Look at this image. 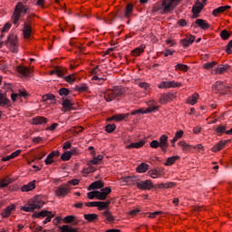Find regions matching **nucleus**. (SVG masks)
Masks as SVG:
<instances>
[{"instance_id": "4be33fe9", "label": "nucleus", "mask_w": 232, "mask_h": 232, "mask_svg": "<svg viewBox=\"0 0 232 232\" xmlns=\"http://www.w3.org/2000/svg\"><path fill=\"white\" fill-rule=\"evenodd\" d=\"M151 111H159V106L149 107L147 108L146 111L142 109H139V110L133 111L130 113V115H137V113H151Z\"/></svg>"}, {"instance_id": "cd10ccee", "label": "nucleus", "mask_w": 232, "mask_h": 232, "mask_svg": "<svg viewBox=\"0 0 232 232\" xmlns=\"http://www.w3.org/2000/svg\"><path fill=\"white\" fill-rule=\"evenodd\" d=\"M101 188H104V183L102 180H97L88 187V191H92V189H101Z\"/></svg>"}, {"instance_id": "e2e57ef3", "label": "nucleus", "mask_w": 232, "mask_h": 232, "mask_svg": "<svg viewBox=\"0 0 232 232\" xmlns=\"http://www.w3.org/2000/svg\"><path fill=\"white\" fill-rule=\"evenodd\" d=\"M55 96L53 94H45L43 96V101H53Z\"/></svg>"}, {"instance_id": "4d7b16f0", "label": "nucleus", "mask_w": 232, "mask_h": 232, "mask_svg": "<svg viewBox=\"0 0 232 232\" xmlns=\"http://www.w3.org/2000/svg\"><path fill=\"white\" fill-rule=\"evenodd\" d=\"M88 91V86L86 85H80L75 87V92H79L82 93V92H87Z\"/></svg>"}, {"instance_id": "5fc2aeb1", "label": "nucleus", "mask_w": 232, "mask_h": 232, "mask_svg": "<svg viewBox=\"0 0 232 232\" xmlns=\"http://www.w3.org/2000/svg\"><path fill=\"white\" fill-rule=\"evenodd\" d=\"M183 135H184V130L177 131L173 138V142H177V140H179V139H182Z\"/></svg>"}, {"instance_id": "dca6fc26", "label": "nucleus", "mask_w": 232, "mask_h": 232, "mask_svg": "<svg viewBox=\"0 0 232 232\" xmlns=\"http://www.w3.org/2000/svg\"><path fill=\"white\" fill-rule=\"evenodd\" d=\"M16 70H17L18 73L23 75V77H30L32 75V69H30L24 65L17 66Z\"/></svg>"}, {"instance_id": "8fccbe9b", "label": "nucleus", "mask_w": 232, "mask_h": 232, "mask_svg": "<svg viewBox=\"0 0 232 232\" xmlns=\"http://www.w3.org/2000/svg\"><path fill=\"white\" fill-rule=\"evenodd\" d=\"M75 74H69L68 76L64 77V81L69 82V84H73L75 82Z\"/></svg>"}, {"instance_id": "4c0bfd02", "label": "nucleus", "mask_w": 232, "mask_h": 232, "mask_svg": "<svg viewBox=\"0 0 232 232\" xmlns=\"http://www.w3.org/2000/svg\"><path fill=\"white\" fill-rule=\"evenodd\" d=\"M148 169H150V165H148L147 163H140L137 167L136 171H137V173H146V171H148Z\"/></svg>"}, {"instance_id": "f03ea898", "label": "nucleus", "mask_w": 232, "mask_h": 232, "mask_svg": "<svg viewBox=\"0 0 232 232\" xmlns=\"http://www.w3.org/2000/svg\"><path fill=\"white\" fill-rule=\"evenodd\" d=\"M177 6V0H162L160 5L155 6L156 12H161V14H169Z\"/></svg>"}, {"instance_id": "c756f323", "label": "nucleus", "mask_w": 232, "mask_h": 232, "mask_svg": "<svg viewBox=\"0 0 232 232\" xmlns=\"http://www.w3.org/2000/svg\"><path fill=\"white\" fill-rule=\"evenodd\" d=\"M20 209L22 211H25V213H30L32 211H35L36 208L32 203V201L30 200L26 205H24V207H21Z\"/></svg>"}, {"instance_id": "680f3d73", "label": "nucleus", "mask_w": 232, "mask_h": 232, "mask_svg": "<svg viewBox=\"0 0 232 232\" xmlns=\"http://www.w3.org/2000/svg\"><path fill=\"white\" fill-rule=\"evenodd\" d=\"M216 131H217L218 133L222 134V133H226V131H227V130H226V126H225V125H219V126L216 129Z\"/></svg>"}, {"instance_id": "c9c22d12", "label": "nucleus", "mask_w": 232, "mask_h": 232, "mask_svg": "<svg viewBox=\"0 0 232 232\" xmlns=\"http://www.w3.org/2000/svg\"><path fill=\"white\" fill-rule=\"evenodd\" d=\"M52 211H47V210H42L41 212H36L34 214V217L35 218H44L46 217H49V215H52Z\"/></svg>"}, {"instance_id": "9d476101", "label": "nucleus", "mask_w": 232, "mask_h": 232, "mask_svg": "<svg viewBox=\"0 0 232 232\" xmlns=\"http://www.w3.org/2000/svg\"><path fill=\"white\" fill-rule=\"evenodd\" d=\"M168 135L163 134L160 137V148L163 153H167L168 148H169V143L168 142Z\"/></svg>"}, {"instance_id": "412c9836", "label": "nucleus", "mask_w": 232, "mask_h": 232, "mask_svg": "<svg viewBox=\"0 0 232 232\" xmlns=\"http://www.w3.org/2000/svg\"><path fill=\"white\" fill-rule=\"evenodd\" d=\"M31 202L33 203V206H34V208L41 209L43 206H44V201L41 198V197L36 196L31 199Z\"/></svg>"}, {"instance_id": "3c124183", "label": "nucleus", "mask_w": 232, "mask_h": 232, "mask_svg": "<svg viewBox=\"0 0 232 232\" xmlns=\"http://www.w3.org/2000/svg\"><path fill=\"white\" fill-rule=\"evenodd\" d=\"M220 37L221 39H223V41H227V39L231 37V34H229V32H227V30H223L220 33Z\"/></svg>"}, {"instance_id": "2eb2a0df", "label": "nucleus", "mask_w": 232, "mask_h": 232, "mask_svg": "<svg viewBox=\"0 0 232 232\" xmlns=\"http://www.w3.org/2000/svg\"><path fill=\"white\" fill-rule=\"evenodd\" d=\"M8 43H9L10 50L14 53H17V35L15 34L9 35Z\"/></svg>"}, {"instance_id": "393cba45", "label": "nucleus", "mask_w": 232, "mask_h": 232, "mask_svg": "<svg viewBox=\"0 0 232 232\" xmlns=\"http://www.w3.org/2000/svg\"><path fill=\"white\" fill-rule=\"evenodd\" d=\"M229 9H231V6H229V5H224V6L218 7L213 10L212 15H214V17H217L218 15V14H224V12H227V10H229Z\"/></svg>"}, {"instance_id": "37998d69", "label": "nucleus", "mask_w": 232, "mask_h": 232, "mask_svg": "<svg viewBox=\"0 0 232 232\" xmlns=\"http://www.w3.org/2000/svg\"><path fill=\"white\" fill-rule=\"evenodd\" d=\"M88 168H85L82 169V173L83 175V177H86V175H90V173H93L95 171V167L92 166V165H88Z\"/></svg>"}, {"instance_id": "72a5a7b5", "label": "nucleus", "mask_w": 232, "mask_h": 232, "mask_svg": "<svg viewBox=\"0 0 232 232\" xmlns=\"http://www.w3.org/2000/svg\"><path fill=\"white\" fill-rule=\"evenodd\" d=\"M178 145L181 148L182 151H191V148H193V145H189L188 142L181 140L178 143Z\"/></svg>"}, {"instance_id": "aec40b11", "label": "nucleus", "mask_w": 232, "mask_h": 232, "mask_svg": "<svg viewBox=\"0 0 232 232\" xmlns=\"http://www.w3.org/2000/svg\"><path fill=\"white\" fill-rule=\"evenodd\" d=\"M146 145V140H141L138 142H134V143H130L129 145L126 146V150H139L140 148H144V146Z\"/></svg>"}, {"instance_id": "423d86ee", "label": "nucleus", "mask_w": 232, "mask_h": 232, "mask_svg": "<svg viewBox=\"0 0 232 232\" xmlns=\"http://www.w3.org/2000/svg\"><path fill=\"white\" fill-rule=\"evenodd\" d=\"M137 188L138 189H141V191H150L153 189V181L150 179L138 181Z\"/></svg>"}, {"instance_id": "6e6552de", "label": "nucleus", "mask_w": 232, "mask_h": 232, "mask_svg": "<svg viewBox=\"0 0 232 232\" xmlns=\"http://www.w3.org/2000/svg\"><path fill=\"white\" fill-rule=\"evenodd\" d=\"M68 193H70V188L66 186V183L58 187L55 190V195L58 197V198H63V197H66Z\"/></svg>"}, {"instance_id": "a18cd8bd", "label": "nucleus", "mask_w": 232, "mask_h": 232, "mask_svg": "<svg viewBox=\"0 0 232 232\" xmlns=\"http://www.w3.org/2000/svg\"><path fill=\"white\" fill-rule=\"evenodd\" d=\"M9 184H12V179L10 178H5L0 181V189H3V188H7Z\"/></svg>"}, {"instance_id": "a878e982", "label": "nucleus", "mask_w": 232, "mask_h": 232, "mask_svg": "<svg viewBox=\"0 0 232 232\" xmlns=\"http://www.w3.org/2000/svg\"><path fill=\"white\" fill-rule=\"evenodd\" d=\"M144 50H146V44H141L139 47L135 48L131 51L132 57H139L140 53H144Z\"/></svg>"}, {"instance_id": "ea45409f", "label": "nucleus", "mask_w": 232, "mask_h": 232, "mask_svg": "<svg viewBox=\"0 0 232 232\" xmlns=\"http://www.w3.org/2000/svg\"><path fill=\"white\" fill-rule=\"evenodd\" d=\"M180 159V156H172L167 159L166 162L164 163V166H173Z\"/></svg>"}, {"instance_id": "bb28decb", "label": "nucleus", "mask_w": 232, "mask_h": 232, "mask_svg": "<svg viewBox=\"0 0 232 232\" xmlns=\"http://www.w3.org/2000/svg\"><path fill=\"white\" fill-rule=\"evenodd\" d=\"M14 209H15V205H10L5 209H4L1 213L3 218H8V217L12 215V211H14Z\"/></svg>"}, {"instance_id": "864d4df0", "label": "nucleus", "mask_w": 232, "mask_h": 232, "mask_svg": "<svg viewBox=\"0 0 232 232\" xmlns=\"http://www.w3.org/2000/svg\"><path fill=\"white\" fill-rule=\"evenodd\" d=\"M79 182H81V180H79L78 179H73L72 180H69L66 184L67 188H70V186H79Z\"/></svg>"}, {"instance_id": "f704fd0d", "label": "nucleus", "mask_w": 232, "mask_h": 232, "mask_svg": "<svg viewBox=\"0 0 232 232\" xmlns=\"http://www.w3.org/2000/svg\"><path fill=\"white\" fill-rule=\"evenodd\" d=\"M83 218L87 220V222H95V220H99V215L92 214H84Z\"/></svg>"}, {"instance_id": "5701e85b", "label": "nucleus", "mask_w": 232, "mask_h": 232, "mask_svg": "<svg viewBox=\"0 0 232 232\" xmlns=\"http://www.w3.org/2000/svg\"><path fill=\"white\" fill-rule=\"evenodd\" d=\"M59 156V151L57 150H53L52 151L47 158L44 160V163L46 164V166H50V164H53L55 161L53 160L54 157H58Z\"/></svg>"}, {"instance_id": "0eeeda50", "label": "nucleus", "mask_w": 232, "mask_h": 232, "mask_svg": "<svg viewBox=\"0 0 232 232\" xmlns=\"http://www.w3.org/2000/svg\"><path fill=\"white\" fill-rule=\"evenodd\" d=\"M22 34L24 39H30V37H32V34H33L32 22L30 21L24 22V27L22 29Z\"/></svg>"}, {"instance_id": "f8f14e48", "label": "nucleus", "mask_w": 232, "mask_h": 232, "mask_svg": "<svg viewBox=\"0 0 232 232\" xmlns=\"http://www.w3.org/2000/svg\"><path fill=\"white\" fill-rule=\"evenodd\" d=\"M111 193V188L106 187L105 188H102L101 191L96 190V198L98 200H106V198L108 195Z\"/></svg>"}, {"instance_id": "49530a36", "label": "nucleus", "mask_w": 232, "mask_h": 232, "mask_svg": "<svg viewBox=\"0 0 232 232\" xmlns=\"http://www.w3.org/2000/svg\"><path fill=\"white\" fill-rule=\"evenodd\" d=\"M126 117H130V114H116L113 116L114 121H116L117 122H120L121 121H124V119H126Z\"/></svg>"}, {"instance_id": "39448f33", "label": "nucleus", "mask_w": 232, "mask_h": 232, "mask_svg": "<svg viewBox=\"0 0 232 232\" xmlns=\"http://www.w3.org/2000/svg\"><path fill=\"white\" fill-rule=\"evenodd\" d=\"M148 175L150 179H162L166 175V172H164V168H155L150 169Z\"/></svg>"}, {"instance_id": "6e6d98bb", "label": "nucleus", "mask_w": 232, "mask_h": 232, "mask_svg": "<svg viewBox=\"0 0 232 232\" xmlns=\"http://www.w3.org/2000/svg\"><path fill=\"white\" fill-rule=\"evenodd\" d=\"M62 160H70L72 159V153L70 151L63 152L61 156Z\"/></svg>"}, {"instance_id": "09e8293b", "label": "nucleus", "mask_w": 232, "mask_h": 232, "mask_svg": "<svg viewBox=\"0 0 232 232\" xmlns=\"http://www.w3.org/2000/svg\"><path fill=\"white\" fill-rule=\"evenodd\" d=\"M215 66H217V62H209V63L203 64V68L205 70H213V68H215Z\"/></svg>"}, {"instance_id": "a19ab883", "label": "nucleus", "mask_w": 232, "mask_h": 232, "mask_svg": "<svg viewBox=\"0 0 232 232\" xmlns=\"http://www.w3.org/2000/svg\"><path fill=\"white\" fill-rule=\"evenodd\" d=\"M132 14H133V5L128 4L125 8L124 17H126L127 19H130Z\"/></svg>"}, {"instance_id": "4468645a", "label": "nucleus", "mask_w": 232, "mask_h": 232, "mask_svg": "<svg viewBox=\"0 0 232 232\" xmlns=\"http://www.w3.org/2000/svg\"><path fill=\"white\" fill-rule=\"evenodd\" d=\"M102 217L106 224H112V222H115V217L113 216L111 211L108 209L102 213Z\"/></svg>"}, {"instance_id": "1a4fd4ad", "label": "nucleus", "mask_w": 232, "mask_h": 232, "mask_svg": "<svg viewBox=\"0 0 232 232\" xmlns=\"http://www.w3.org/2000/svg\"><path fill=\"white\" fill-rule=\"evenodd\" d=\"M121 184H125L127 186H134L137 182H139V178L137 176H128V177H121Z\"/></svg>"}, {"instance_id": "13d9d810", "label": "nucleus", "mask_w": 232, "mask_h": 232, "mask_svg": "<svg viewBox=\"0 0 232 232\" xmlns=\"http://www.w3.org/2000/svg\"><path fill=\"white\" fill-rule=\"evenodd\" d=\"M150 146L153 150H157V148H160V144L159 143V140H153L152 141H150Z\"/></svg>"}, {"instance_id": "2f4dec72", "label": "nucleus", "mask_w": 232, "mask_h": 232, "mask_svg": "<svg viewBox=\"0 0 232 232\" xmlns=\"http://www.w3.org/2000/svg\"><path fill=\"white\" fill-rule=\"evenodd\" d=\"M35 189V180L30 181L27 185H24L21 188V191L28 192Z\"/></svg>"}, {"instance_id": "c03bdc74", "label": "nucleus", "mask_w": 232, "mask_h": 232, "mask_svg": "<svg viewBox=\"0 0 232 232\" xmlns=\"http://www.w3.org/2000/svg\"><path fill=\"white\" fill-rule=\"evenodd\" d=\"M175 70L176 72H188V70H189V67H188V65L186 64L178 63L175 66Z\"/></svg>"}, {"instance_id": "0e129e2a", "label": "nucleus", "mask_w": 232, "mask_h": 232, "mask_svg": "<svg viewBox=\"0 0 232 232\" xmlns=\"http://www.w3.org/2000/svg\"><path fill=\"white\" fill-rule=\"evenodd\" d=\"M92 73L93 75H98L99 77H101V69L99 68V66H96L95 68L92 69Z\"/></svg>"}, {"instance_id": "bf43d9fd", "label": "nucleus", "mask_w": 232, "mask_h": 232, "mask_svg": "<svg viewBox=\"0 0 232 232\" xmlns=\"http://www.w3.org/2000/svg\"><path fill=\"white\" fill-rule=\"evenodd\" d=\"M138 86L140 88H142L143 90H150V83L146 82H141L140 83H138Z\"/></svg>"}, {"instance_id": "b1692460", "label": "nucleus", "mask_w": 232, "mask_h": 232, "mask_svg": "<svg viewBox=\"0 0 232 232\" xmlns=\"http://www.w3.org/2000/svg\"><path fill=\"white\" fill-rule=\"evenodd\" d=\"M62 106L63 111H72V110H73V102H72V101H70L69 99L63 100Z\"/></svg>"}, {"instance_id": "de8ad7c7", "label": "nucleus", "mask_w": 232, "mask_h": 232, "mask_svg": "<svg viewBox=\"0 0 232 232\" xmlns=\"http://www.w3.org/2000/svg\"><path fill=\"white\" fill-rule=\"evenodd\" d=\"M63 224H72V222H75V216H67L63 219Z\"/></svg>"}, {"instance_id": "69168bd1", "label": "nucleus", "mask_w": 232, "mask_h": 232, "mask_svg": "<svg viewBox=\"0 0 232 232\" xmlns=\"http://www.w3.org/2000/svg\"><path fill=\"white\" fill-rule=\"evenodd\" d=\"M70 93V91L66 88L60 89V95L66 97Z\"/></svg>"}, {"instance_id": "f3484780", "label": "nucleus", "mask_w": 232, "mask_h": 232, "mask_svg": "<svg viewBox=\"0 0 232 232\" xmlns=\"http://www.w3.org/2000/svg\"><path fill=\"white\" fill-rule=\"evenodd\" d=\"M175 97V94L164 93L160 98V104H168V102H171Z\"/></svg>"}, {"instance_id": "79ce46f5", "label": "nucleus", "mask_w": 232, "mask_h": 232, "mask_svg": "<svg viewBox=\"0 0 232 232\" xmlns=\"http://www.w3.org/2000/svg\"><path fill=\"white\" fill-rule=\"evenodd\" d=\"M104 157L102 155H98L97 157L93 158L92 160L88 161L87 166H92V165H97L102 160Z\"/></svg>"}, {"instance_id": "20e7f679", "label": "nucleus", "mask_w": 232, "mask_h": 232, "mask_svg": "<svg viewBox=\"0 0 232 232\" xmlns=\"http://www.w3.org/2000/svg\"><path fill=\"white\" fill-rule=\"evenodd\" d=\"M180 86H182V83L175 81H163L160 84H158V88H160V90H168L169 88H180Z\"/></svg>"}, {"instance_id": "6ab92c4d", "label": "nucleus", "mask_w": 232, "mask_h": 232, "mask_svg": "<svg viewBox=\"0 0 232 232\" xmlns=\"http://www.w3.org/2000/svg\"><path fill=\"white\" fill-rule=\"evenodd\" d=\"M195 23L198 28H200L201 30H209V28H211V25L204 19L198 18Z\"/></svg>"}, {"instance_id": "7c9ffc66", "label": "nucleus", "mask_w": 232, "mask_h": 232, "mask_svg": "<svg viewBox=\"0 0 232 232\" xmlns=\"http://www.w3.org/2000/svg\"><path fill=\"white\" fill-rule=\"evenodd\" d=\"M10 100L6 97V93L0 91V106H8Z\"/></svg>"}, {"instance_id": "c85d7f7f", "label": "nucleus", "mask_w": 232, "mask_h": 232, "mask_svg": "<svg viewBox=\"0 0 232 232\" xmlns=\"http://www.w3.org/2000/svg\"><path fill=\"white\" fill-rule=\"evenodd\" d=\"M227 144V140H220L214 147H212L211 151L217 153V151H220V150H224V146Z\"/></svg>"}, {"instance_id": "603ef678", "label": "nucleus", "mask_w": 232, "mask_h": 232, "mask_svg": "<svg viewBox=\"0 0 232 232\" xmlns=\"http://www.w3.org/2000/svg\"><path fill=\"white\" fill-rule=\"evenodd\" d=\"M116 128H117V126L115 124H108L105 127V131H107V133H113V131H115Z\"/></svg>"}, {"instance_id": "052dcab7", "label": "nucleus", "mask_w": 232, "mask_h": 232, "mask_svg": "<svg viewBox=\"0 0 232 232\" xmlns=\"http://www.w3.org/2000/svg\"><path fill=\"white\" fill-rule=\"evenodd\" d=\"M87 198H89V200H93V198H97V190L89 192L87 194Z\"/></svg>"}, {"instance_id": "9b49d317", "label": "nucleus", "mask_w": 232, "mask_h": 232, "mask_svg": "<svg viewBox=\"0 0 232 232\" xmlns=\"http://www.w3.org/2000/svg\"><path fill=\"white\" fill-rule=\"evenodd\" d=\"M202 10H204V4L197 0L192 6L193 18L197 19V17H198V14H200Z\"/></svg>"}, {"instance_id": "f257e3e1", "label": "nucleus", "mask_w": 232, "mask_h": 232, "mask_svg": "<svg viewBox=\"0 0 232 232\" xmlns=\"http://www.w3.org/2000/svg\"><path fill=\"white\" fill-rule=\"evenodd\" d=\"M126 93V90L120 86H115L112 89H109L104 93V99L107 102H111L116 97H122Z\"/></svg>"}, {"instance_id": "7ed1b4c3", "label": "nucleus", "mask_w": 232, "mask_h": 232, "mask_svg": "<svg viewBox=\"0 0 232 232\" xmlns=\"http://www.w3.org/2000/svg\"><path fill=\"white\" fill-rule=\"evenodd\" d=\"M26 12V7L23 5V3L19 2L14 9V14L12 16V21L14 24H17L19 20L21 19V14Z\"/></svg>"}, {"instance_id": "e433bc0d", "label": "nucleus", "mask_w": 232, "mask_h": 232, "mask_svg": "<svg viewBox=\"0 0 232 232\" xmlns=\"http://www.w3.org/2000/svg\"><path fill=\"white\" fill-rule=\"evenodd\" d=\"M230 68L229 64L218 65L216 69V73H226V72H229Z\"/></svg>"}, {"instance_id": "a211bd4d", "label": "nucleus", "mask_w": 232, "mask_h": 232, "mask_svg": "<svg viewBox=\"0 0 232 232\" xmlns=\"http://www.w3.org/2000/svg\"><path fill=\"white\" fill-rule=\"evenodd\" d=\"M48 122V119L44 116H36L31 120V123L34 126H38L41 124H46Z\"/></svg>"}, {"instance_id": "ddd939ff", "label": "nucleus", "mask_w": 232, "mask_h": 232, "mask_svg": "<svg viewBox=\"0 0 232 232\" xmlns=\"http://www.w3.org/2000/svg\"><path fill=\"white\" fill-rule=\"evenodd\" d=\"M179 43L183 48H188L190 44H193V43H195V35H187L185 38L181 39Z\"/></svg>"}, {"instance_id": "774afa93", "label": "nucleus", "mask_w": 232, "mask_h": 232, "mask_svg": "<svg viewBox=\"0 0 232 232\" xmlns=\"http://www.w3.org/2000/svg\"><path fill=\"white\" fill-rule=\"evenodd\" d=\"M231 48H232V40L227 44L226 52L227 53H231Z\"/></svg>"}, {"instance_id": "58836bf2", "label": "nucleus", "mask_w": 232, "mask_h": 232, "mask_svg": "<svg viewBox=\"0 0 232 232\" xmlns=\"http://www.w3.org/2000/svg\"><path fill=\"white\" fill-rule=\"evenodd\" d=\"M110 204H111V201H97L96 208H98L100 211H102V209H107V208H110Z\"/></svg>"}, {"instance_id": "338daca9", "label": "nucleus", "mask_w": 232, "mask_h": 232, "mask_svg": "<svg viewBox=\"0 0 232 232\" xmlns=\"http://www.w3.org/2000/svg\"><path fill=\"white\" fill-rule=\"evenodd\" d=\"M45 0H36V6H39L40 8H44Z\"/></svg>"}, {"instance_id": "473e14b6", "label": "nucleus", "mask_w": 232, "mask_h": 232, "mask_svg": "<svg viewBox=\"0 0 232 232\" xmlns=\"http://www.w3.org/2000/svg\"><path fill=\"white\" fill-rule=\"evenodd\" d=\"M199 97L200 96L198 93L195 92L187 99V104H191V106H194V104H197Z\"/></svg>"}]
</instances>
